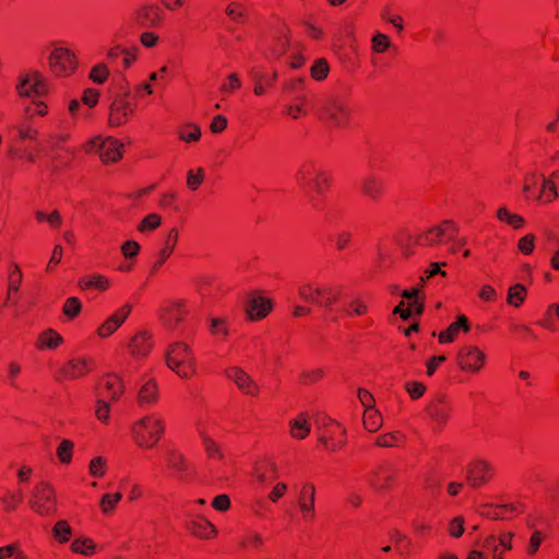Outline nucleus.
I'll return each instance as SVG.
<instances>
[{
	"mask_svg": "<svg viewBox=\"0 0 559 559\" xmlns=\"http://www.w3.org/2000/svg\"><path fill=\"white\" fill-rule=\"evenodd\" d=\"M310 432V425L304 414L296 417L290 424V433L293 438L305 439Z\"/></svg>",
	"mask_w": 559,
	"mask_h": 559,
	"instance_id": "obj_43",
	"label": "nucleus"
},
{
	"mask_svg": "<svg viewBox=\"0 0 559 559\" xmlns=\"http://www.w3.org/2000/svg\"><path fill=\"white\" fill-rule=\"evenodd\" d=\"M81 289L96 288L104 292L108 288L109 282L104 275H93L81 277L78 282Z\"/></svg>",
	"mask_w": 559,
	"mask_h": 559,
	"instance_id": "obj_39",
	"label": "nucleus"
},
{
	"mask_svg": "<svg viewBox=\"0 0 559 559\" xmlns=\"http://www.w3.org/2000/svg\"><path fill=\"white\" fill-rule=\"evenodd\" d=\"M296 182L314 209L321 207V198L331 187V175L313 160L304 162L297 173Z\"/></svg>",
	"mask_w": 559,
	"mask_h": 559,
	"instance_id": "obj_1",
	"label": "nucleus"
},
{
	"mask_svg": "<svg viewBox=\"0 0 559 559\" xmlns=\"http://www.w3.org/2000/svg\"><path fill=\"white\" fill-rule=\"evenodd\" d=\"M94 366V361L87 358H74L67 361L56 373L57 381L73 380L87 374Z\"/></svg>",
	"mask_w": 559,
	"mask_h": 559,
	"instance_id": "obj_18",
	"label": "nucleus"
},
{
	"mask_svg": "<svg viewBox=\"0 0 559 559\" xmlns=\"http://www.w3.org/2000/svg\"><path fill=\"white\" fill-rule=\"evenodd\" d=\"M405 390L413 400H418L425 394L426 385L423 382L408 381L405 383Z\"/></svg>",
	"mask_w": 559,
	"mask_h": 559,
	"instance_id": "obj_64",
	"label": "nucleus"
},
{
	"mask_svg": "<svg viewBox=\"0 0 559 559\" xmlns=\"http://www.w3.org/2000/svg\"><path fill=\"white\" fill-rule=\"evenodd\" d=\"M524 506L521 502L510 503V504H498V513H501V516H498V520H508L512 516L523 513Z\"/></svg>",
	"mask_w": 559,
	"mask_h": 559,
	"instance_id": "obj_50",
	"label": "nucleus"
},
{
	"mask_svg": "<svg viewBox=\"0 0 559 559\" xmlns=\"http://www.w3.org/2000/svg\"><path fill=\"white\" fill-rule=\"evenodd\" d=\"M49 68L56 76H70L78 68L76 56L67 47H56L49 56Z\"/></svg>",
	"mask_w": 559,
	"mask_h": 559,
	"instance_id": "obj_12",
	"label": "nucleus"
},
{
	"mask_svg": "<svg viewBox=\"0 0 559 559\" xmlns=\"http://www.w3.org/2000/svg\"><path fill=\"white\" fill-rule=\"evenodd\" d=\"M254 475L260 483L271 481L277 478V467L273 462L262 461L257 463Z\"/></svg>",
	"mask_w": 559,
	"mask_h": 559,
	"instance_id": "obj_34",
	"label": "nucleus"
},
{
	"mask_svg": "<svg viewBox=\"0 0 559 559\" xmlns=\"http://www.w3.org/2000/svg\"><path fill=\"white\" fill-rule=\"evenodd\" d=\"M162 217L156 214L152 213L146 215L141 223L138 226V230L141 233H146L156 229L160 226Z\"/></svg>",
	"mask_w": 559,
	"mask_h": 559,
	"instance_id": "obj_56",
	"label": "nucleus"
},
{
	"mask_svg": "<svg viewBox=\"0 0 559 559\" xmlns=\"http://www.w3.org/2000/svg\"><path fill=\"white\" fill-rule=\"evenodd\" d=\"M225 376L233 381L243 394L250 396H258L260 394L258 383L240 367L234 366L227 368Z\"/></svg>",
	"mask_w": 559,
	"mask_h": 559,
	"instance_id": "obj_19",
	"label": "nucleus"
},
{
	"mask_svg": "<svg viewBox=\"0 0 559 559\" xmlns=\"http://www.w3.org/2000/svg\"><path fill=\"white\" fill-rule=\"evenodd\" d=\"M226 15L236 23H242L246 17V8L239 2H231L227 5Z\"/></svg>",
	"mask_w": 559,
	"mask_h": 559,
	"instance_id": "obj_53",
	"label": "nucleus"
},
{
	"mask_svg": "<svg viewBox=\"0 0 559 559\" xmlns=\"http://www.w3.org/2000/svg\"><path fill=\"white\" fill-rule=\"evenodd\" d=\"M122 499L120 492L105 493L100 499V509L104 514H109L115 510L119 501Z\"/></svg>",
	"mask_w": 559,
	"mask_h": 559,
	"instance_id": "obj_52",
	"label": "nucleus"
},
{
	"mask_svg": "<svg viewBox=\"0 0 559 559\" xmlns=\"http://www.w3.org/2000/svg\"><path fill=\"white\" fill-rule=\"evenodd\" d=\"M495 475V466L484 459L473 460L466 466V483L474 489H478L489 484L493 479Z\"/></svg>",
	"mask_w": 559,
	"mask_h": 559,
	"instance_id": "obj_13",
	"label": "nucleus"
},
{
	"mask_svg": "<svg viewBox=\"0 0 559 559\" xmlns=\"http://www.w3.org/2000/svg\"><path fill=\"white\" fill-rule=\"evenodd\" d=\"M82 309V304L79 298L70 297L66 300L62 311L69 319L76 318Z\"/></svg>",
	"mask_w": 559,
	"mask_h": 559,
	"instance_id": "obj_59",
	"label": "nucleus"
},
{
	"mask_svg": "<svg viewBox=\"0 0 559 559\" xmlns=\"http://www.w3.org/2000/svg\"><path fill=\"white\" fill-rule=\"evenodd\" d=\"M74 443L71 440L63 439L57 448V456L63 464H69L72 460Z\"/></svg>",
	"mask_w": 559,
	"mask_h": 559,
	"instance_id": "obj_51",
	"label": "nucleus"
},
{
	"mask_svg": "<svg viewBox=\"0 0 559 559\" xmlns=\"http://www.w3.org/2000/svg\"><path fill=\"white\" fill-rule=\"evenodd\" d=\"M486 355L475 345L463 346L456 356V361L462 371L477 373L484 367Z\"/></svg>",
	"mask_w": 559,
	"mask_h": 559,
	"instance_id": "obj_14",
	"label": "nucleus"
},
{
	"mask_svg": "<svg viewBox=\"0 0 559 559\" xmlns=\"http://www.w3.org/2000/svg\"><path fill=\"white\" fill-rule=\"evenodd\" d=\"M165 430L164 421L155 415H148L133 425L132 432L140 447L153 448L162 438Z\"/></svg>",
	"mask_w": 559,
	"mask_h": 559,
	"instance_id": "obj_5",
	"label": "nucleus"
},
{
	"mask_svg": "<svg viewBox=\"0 0 559 559\" xmlns=\"http://www.w3.org/2000/svg\"><path fill=\"white\" fill-rule=\"evenodd\" d=\"M109 76V70L106 64L98 63L91 69L88 78L96 84H104Z\"/></svg>",
	"mask_w": 559,
	"mask_h": 559,
	"instance_id": "obj_58",
	"label": "nucleus"
},
{
	"mask_svg": "<svg viewBox=\"0 0 559 559\" xmlns=\"http://www.w3.org/2000/svg\"><path fill=\"white\" fill-rule=\"evenodd\" d=\"M459 228L451 219H444L415 237V243L421 247H432L454 240Z\"/></svg>",
	"mask_w": 559,
	"mask_h": 559,
	"instance_id": "obj_8",
	"label": "nucleus"
},
{
	"mask_svg": "<svg viewBox=\"0 0 559 559\" xmlns=\"http://www.w3.org/2000/svg\"><path fill=\"white\" fill-rule=\"evenodd\" d=\"M166 364L181 379H190L197 372L195 356L185 342L170 343L166 352Z\"/></svg>",
	"mask_w": 559,
	"mask_h": 559,
	"instance_id": "obj_4",
	"label": "nucleus"
},
{
	"mask_svg": "<svg viewBox=\"0 0 559 559\" xmlns=\"http://www.w3.org/2000/svg\"><path fill=\"white\" fill-rule=\"evenodd\" d=\"M96 545L93 539L84 537L76 538L71 544V550L75 554L92 556L95 552Z\"/></svg>",
	"mask_w": 559,
	"mask_h": 559,
	"instance_id": "obj_44",
	"label": "nucleus"
},
{
	"mask_svg": "<svg viewBox=\"0 0 559 559\" xmlns=\"http://www.w3.org/2000/svg\"><path fill=\"white\" fill-rule=\"evenodd\" d=\"M330 71V67L325 59H318L310 69L311 78L316 81L324 80Z\"/></svg>",
	"mask_w": 559,
	"mask_h": 559,
	"instance_id": "obj_54",
	"label": "nucleus"
},
{
	"mask_svg": "<svg viewBox=\"0 0 559 559\" xmlns=\"http://www.w3.org/2000/svg\"><path fill=\"white\" fill-rule=\"evenodd\" d=\"M316 501V487L311 483H307L301 487L298 504L299 509L308 508V506H314Z\"/></svg>",
	"mask_w": 559,
	"mask_h": 559,
	"instance_id": "obj_49",
	"label": "nucleus"
},
{
	"mask_svg": "<svg viewBox=\"0 0 559 559\" xmlns=\"http://www.w3.org/2000/svg\"><path fill=\"white\" fill-rule=\"evenodd\" d=\"M165 460L168 468L176 472L179 477H182V475L189 469L187 460L180 452L176 450L168 451L166 453Z\"/></svg>",
	"mask_w": 559,
	"mask_h": 559,
	"instance_id": "obj_32",
	"label": "nucleus"
},
{
	"mask_svg": "<svg viewBox=\"0 0 559 559\" xmlns=\"http://www.w3.org/2000/svg\"><path fill=\"white\" fill-rule=\"evenodd\" d=\"M210 333L222 341H225L229 334L228 323L223 318H213L209 326Z\"/></svg>",
	"mask_w": 559,
	"mask_h": 559,
	"instance_id": "obj_48",
	"label": "nucleus"
},
{
	"mask_svg": "<svg viewBox=\"0 0 559 559\" xmlns=\"http://www.w3.org/2000/svg\"><path fill=\"white\" fill-rule=\"evenodd\" d=\"M123 392L122 380L117 374H106L99 384L98 396L117 401Z\"/></svg>",
	"mask_w": 559,
	"mask_h": 559,
	"instance_id": "obj_22",
	"label": "nucleus"
},
{
	"mask_svg": "<svg viewBox=\"0 0 559 559\" xmlns=\"http://www.w3.org/2000/svg\"><path fill=\"white\" fill-rule=\"evenodd\" d=\"M165 20V11L157 3H143L130 15L132 25L142 29H159L164 26Z\"/></svg>",
	"mask_w": 559,
	"mask_h": 559,
	"instance_id": "obj_6",
	"label": "nucleus"
},
{
	"mask_svg": "<svg viewBox=\"0 0 559 559\" xmlns=\"http://www.w3.org/2000/svg\"><path fill=\"white\" fill-rule=\"evenodd\" d=\"M316 293V305L328 308L338 300L342 294V287L330 285L317 286Z\"/></svg>",
	"mask_w": 559,
	"mask_h": 559,
	"instance_id": "obj_30",
	"label": "nucleus"
},
{
	"mask_svg": "<svg viewBox=\"0 0 559 559\" xmlns=\"http://www.w3.org/2000/svg\"><path fill=\"white\" fill-rule=\"evenodd\" d=\"M195 290L202 299L214 298L219 293L216 280L210 275H201L193 281Z\"/></svg>",
	"mask_w": 559,
	"mask_h": 559,
	"instance_id": "obj_29",
	"label": "nucleus"
},
{
	"mask_svg": "<svg viewBox=\"0 0 559 559\" xmlns=\"http://www.w3.org/2000/svg\"><path fill=\"white\" fill-rule=\"evenodd\" d=\"M22 280H23V274H22L20 267L16 264H13L10 267L8 294H7V299L4 301V306H8L9 302H11V301H13V304H15V300L13 299V295L15 293H17V290L20 289Z\"/></svg>",
	"mask_w": 559,
	"mask_h": 559,
	"instance_id": "obj_33",
	"label": "nucleus"
},
{
	"mask_svg": "<svg viewBox=\"0 0 559 559\" xmlns=\"http://www.w3.org/2000/svg\"><path fill=\"white\" fill-rule=\"evenodd\" d=\"M179 233L177 228H171L166 237L164 247L158 252V259L153 263L150 275L158 272L160 266L173 254L176 243L178 241Z\"/></svg>",
	"mask_w": 559,
	"mask_h": 559,
	"instance_id": "obj_26",
	"label": "nucleus"
},
{
	"mask_svg": "<svg viewBox=\"0 0 559 559\" xmlns=\"http://www.w3.org/2000/svg\"><path fill=\"white\" fill-rule=\"evenodd\" d=\"M22 501L23 493L20 490L16 492H8L5 496L1 498V502L7 512L14 511Z\"/></svg>",
	"mask_w": 559,
	"mask_h": 559,
	"instance_id": "obj_57",
	"label": "nucleus"
},
{
	"mask_svg": "<svg viewBox=\"0 0 559 559\" xmlns=\"http://www.w3.org/2000/svg\"><path fill=\"white\" fill-rule=\"evenodd\" d=\"M523 193L526 199L538 200L542 203L551 202L559 197L556 182L539 175H527L524 179Z\"/></svg>",
	"mask_w": 559,
	"mask_h": 559,
	"instance_id": "obj_7",
	"label": "nucleus"
},
{
	"mask_svg": "<svg viewBox=\"0 0 559 559\" xmlns=\"http://www.w3.org/2000/svg\"><path fill=\"white\" fill-rule=\"evenodd\" d=\"M201 136V130L195 124H188L180 130V140L185 142H197Z\"/></svg>",
	"mask_w": 559,
	"mask_h": 559,
	"instance_id": "obj_61",
	"label": "nucleus"
},
{
	"mask_svg": "<svg viewBox=\"0 0 559 559\" xmlns=\"http://www.w3.org/2000/svg\"><path fill=\"white\" fill-rule=\"evenodd\" d=\"M289 45V29L286 26H282L276 31L272 39L269 48L270 56L274 59H280L288 51Z\"/></svg>",
	"mask_w": 559,
	"mask_h": 559,
	"instance_id": "obj_27",
	"label": "nucleus"
},
{
	"mask_svg": "<svg viewBox=\"0 0 559 559\" xmlns=\"http://www.w3.org/2000/svg\"><path fill=\"white\" fill-rule=\"evenodd\" d=\"M271 309V300L259 295H252L246 306V311L250 320H261L265 318Z\"/></svg>",
	"mask_w": 559,
	"mask_h": 559,
	"instance_id": "obj_25",
	"label": "nucleus"
},
{
	"mask_svg": "<svg viewBox=\"0 0 559 559\" xmlns=\"http://www.w3.org/2000/svg\"><path fill=\"white\" fill-rule=\"evenodd\" d=\"M397 478V468L390 461L378 464L368 476V485L377 492H385L393 488Z\"/></svg>",
	"mask_w": 559,
	"mask_h": 559,
	"instance_id": "obj_11",
	"label": "nucleus"
},
{
	"mask_svg": "<svg viewBox=\"0 0 559 559\" xmlns=\"http://www.w3.org/2000/svg\"><path fill=\"white\" fill-rule=\"evenodd\" d=\"M20 96H41L48 92V83L39 72H32L21 78L16 85Z\"/></svg>",
	"mask_w": 559,
	"mask_h": 559,
	"instance_id": "obj_16",
	"label": "nucleus"
},
{
	"mask_svg": "<svg viewBox=\"0 0 559 559\" xmlns=\"http://www.w3.org/2000/svg\"><path fill=\"white\" fill-rule=\"evenodd\" d=\"M278 78L277 71H273L272 74L266 73H254V88L253 93L257 96H261L265 93V87H271L274 85Z\"/></svg>",
	"mask_w": 559,
	"mask_h": 559,
	"instance_id": "obj_36",
	"label": "nucleus"
},
{
	"mask_svg": "<svg viewBox=\"0 0 559 559\" xmlns=\"http://www.w3.org/2000/svg\"><path fill=\"white\" fill-rule=\"evenodd\" d=\"M141 250V246L135 240H127L121 246V252L126 259H135Z\"/></svg>",
	"mask_w": 559,
	"mask_h": 559,
	"instance_id": "obj_62",
	"label": "nucleus"
},
{
	"mask_svg": "<svg viewBox=\"0 0 559 559\" xmlns=\"http://www.w3.org/2000/svg\"><path fill=\"white\" fill-rule=\"evenodd\" d=\"M189 312L188 301L178 299L164 306L160 309L159 318L166 330L182 333Z\"/></svg>",
	"mask_w": 559,
	"mask_h": 559,
	"instance_id": "obj_10",
	"label": "nucleus"
},
{
	"mask_svg": "<svg viewBox=\"0 0 559 559\" xmlns=\"http://www.w3.org/2000/svg\"><path fill=\"white\" fill-rule=\"evenodd\" d=\"M405 441V436L401 431H392L377 437L374 444L381 448L397 447Z\"/></svg>",
	"mask_w": 559,
	"mask_h": 559,
	"instance_id": "obj_42",
	"label": "nucleus"
},
{
	"mask_svg": "<svg viewBox=\"0 0 559 559\" xmlns=\"http://www.w3.org/2000/svg\"><path fill=\"white\" fill-rule=\"evenodd\" d=\"M131 312V306L124 305L110 316L97 330L100 337H108L118 330Z\"/></svg>",
	"mask_w": 559,
	"mask_h": 559,
	"instance_id": "obj_23",
	"label": "nucleus"
},
{
	"mask_svg": "<svg viewBox=\"0 0 559 559\" xmlns=\"http://www.w3.org/2000/svg\"><path fill=\"white\" fill-rule=\"evenodd\" d=\"M29 507L41 516H49L57 512L56 493L49 483L40 481L34 487Z\"/></svg>",
	"mask_w": 559,
	"mask_h": 559,
	"instance_id": "obj_9",
	"label": "nucleus"
},
{
	"mask_svg": "<svg viewBox=\"0 0 559 559\" xmlns=\"http://www.w3.org/2000/svg\"><path fill=\"white\" fill-rule=\"evenodd\" d=\"M133 98L127 79L120 75L118 90L112 92L109 105L108 124L110 127L124 126L131 120L138 107Z\"/></svg>",
	"mask_w": 559,
	"mask_h": 559,
	"instance_id": "obj_2",
	"label": "nucleus"
},
{
	"mask_svg": "<svg viewBox=\"0 0 559 559\" xmlns=\"http://www.w3.org/2000/svg\"><path fill=\"white\" fill-rule=\"evenodd\" d=\"M368 311V304L359 296L353 298L344 309L345 314L349 318L366 316Z\"/></svg>",
	"mask_w": 559,
	"mask_h": 559,
	"instance_id": "obj_40",
	"label": "nucleus"
},
{
	"mask_svg": "<svg viewBox=\"0 0 559 559\" xmlns=\"http://www.w3.org/2000/svg\"><path fill=\"white\" fill-rule=\"evenodd\" d=\"M88 471L92 476L102 478L106 473V460L103 456L92 459Z\"/></svg>",
	"mask_w": 559,
	"mask_h": 559,
	"instance_id": "obj_60",
	"label": "nucleus"
},
{
	"mask_svg": "<svg viewBox=\"0 0 559 559\" xmlns=\"http://www.w3.org/2000/svg\"><path fill=\"white\" fill-rule=\"evenodd\" d=\"M317 107L319 119L329 127L343 129L348 126L352 108L343 97L336 95L325 96L318 103Z\"/></svg>",
	"mask_w": 559,
	"mask_h": 559,
	"instance_id": "obj_3",
	"label": "nucleus"
},
{
	"mask_svg": "<svg viewBox=\"0 0 559 559\" xmlns=\"http://www.w3.org/2000/svg\"><path fill=\"white\" fill-rule=\"evenodd\" d=\"M122 148L119 140L107 138L98 144L99 157L104 163H116L122 158Z\"/></svg>",
	"mask_w": 559,
	"mask_h": 559,
	"instance_id": "obj_24",
	"label": "nucleus"
},
{
	"mask_svg": "<svg viewBox=\"0 0 559 559\" xmlns=\"http://www.w3.org/2000/svg\"><path fill=\"white\" fill-rule=\"evenodd\" d=\"M359 191L368 201L378 203L386 194L385 180L379 175L370 173L361 178Z\"/></svg>",
	"mask_w": 559,
	"mask_h": 559,
	"instance_id": "obj_15",
	"label": "nucleus"
},
{
	"mask_svg": "<svg viewBox=\"0 0 559 559\" xmlns=\"http://www.w3.org/2000/svg\"><path fill=\"white\" fill-rule=\"evenodd\" d=\"M556 320L559 321V302L549 305L537 324L550 332H556L559 330Z\"/></svg>",
	"mask_w": 559,
	"mask_h": 559,
	"instance_id": "obj_35",
	"label": "nucleus"
},
{
	"mask_svg": "<svg viewBox=\"0 0 559 559\" xmlns=\"http://www.w3.org/2000/svg\"><path fill=\"white\" fill-rule=\"evenodd\" d=\"M324 376V371L321 368L306 370L299 374L298 381L302 385H310L320 381Z\"/></svg>",
	"mask_w": 559,
	"mask_h": 559,
	"instance_id": "obj_55",
	"label": "nucleus"
},
{
	"mask_svg": "<svg viewBox=\"0 0 559 559\" xmlns=\"http://www.w3.org/2000/svg\"><path fill=\"white\" fill-rule=\"evenodd\" d=\"M326 420H328V423L324 424L326 426V428L319 437V441L326 449L335 452V451L340 450L343 447V444L345 443V439H344L345 430L342 428V426L337 421H335L331 418H328Z\"/></svg>",
	"mask_w": 559,
	"mask_h": 559,
	"instance_id": "obj_20",
	"label": "nucleus"
},
{
	"mask_svg": "<svg viewBox=\"0 0 559 559\" xmlns=\"http://www.w3.org/2000/svg\"><path fill=\"white\" fill-rule=\"evenodd\" d=\"M497 218L507 223L514 229H519L524 225V218L519 214H512L507 207H500L497 211Z\"/></svg>",
	"mask_w": 559,
	"mask_h": 559,
	"instance_id": "obj_46",
	"label": "nucleus"
},
{
	"mask_svg": "<svg viewBox=\"0 0 559 559\" xmlns=\"http://www.w3.org/2000/svg\"><path fill=\"white\" fill-rule=\"evenodd\" d=\"M61 343L62 337L55 330L49 329L38 336L37 347L55 349Z\"/></svg>",
	"mask_w": 559,
	"mask_h": 559,
	"instance_id": "obj_41",
	"label": "nucleus"
},
{
	"mask_svg": "<svg viewBox=\"0 0 559 559\" xmlns=\"http://www.w3.org/2000/svg\"><path fill=\"white\" fill-rule=\"evenodd\" d=\"M186 528L200 539H213L217 536L215 525L203 516H194L188 520Z\"/></svg>",
	"mask_w": 559,
	"mask_h": 559,
	"instance_id": "obj_21",
	"label": "nucleus"
},
{
	"mask_svg": "<svg viewBox=\"0 0 559 559\" xmlns=\"http://www.w3.org/2000/svg\"><path fill=\"white\" fill-rule=\"evenodd\" d=\"M52 535L60 544L67 543L72 536V527L66 520H59L52 527Z\"/></svg>",
	"mask_w": 559,
	"mask_h": 559,
	"instance_id": "obj_47",
	"label": "nucleus"
},
{
	"mask_svg": "<svg viewBox=\"0 0 559 559\" xmlns=\"http://www.w3.org/2000/svg\"><path fill=\"white\" fill-rule=\"evenodd\" d=\"M158 400V386L155 380L148 379L139 390L138 403L140 406H151Z\"/></svg>",
	"mask_w": 559,
	"mask_h": 559,
	"instance_id": "obj_31",
	"label": "nucleus"
},
{
	"mask_svg": "<svg viewBox=\"0 0 559 559\" xmlns=\"http://www.w3.org/2000/svg\"><path fill=\"white\" fill-rule=\"evenodd\" d=\"M362 420L365 428L371 432L377 431L382 425V416L373 407L365 411Z\"/></svg>",
	"mask_w": 559,
	"mask_h": 559,
	"instance_id": "obj_45",
	"label": "nucleus"
},
{
	"mask_svg": "<svg viewBox=\"0 0 559 559\" xmlns=\"http://www.w3.org/2000/svg\"><path fill=\"white\" fill-rule=\"evenodd\" d=\"M526 296H527L526 287L523 284L518 283V284H514L509 287L508 294H507V302L510 306L519 308L525 301Z\"/></svg>",
	"mask_w": 559,
	"mask_h": 559,
	"instance_id": "obj_38",
	"label": "nucleus"
},
{
	"mask_svg": "<svg viewBox=\"0 0 559 559\" xmlns=\"http://www.w3.org/2000/svg\"><path fill=\"white\" fill-rule=\"evenodd\" d=\"M204 180V170L199 168L195 173L193 170L188 171L187 186L190 190L195 191L202 185Z\"/></svg>",
	"mask_w": 559,
	"mask_h": 559,
	"instance_id": "obj_63",
	"label": "nucleus"
},
{
	"mask_svg": "<svg viewBox=\"0 0 559 559\" xmlns=\"http://www.w3.org/2000/svg\"><path fill=\"white\" fill-rule=\"evenodd\" d=\"M264 544L263 537L260 533L248 531L239 540V548L241 550L254 549L259 550Z\"/></svg>",
	"mask_w": 559,
	"mask_h": 559,
	"instance_id": "obj_37",
	"label": "nucleus"
},
{
	"mask_svg": "<svg viewBox=\"0 0 559 559\" xmlns=\"http://www.w3.org/2000/svg\"><path fill=\"white\" fill-rule=\"evenodd\" d=\"M452 411V403L445 394H438L426 407L428 416L439 428H443L448 424Z\"/></svg>",
	"mask_w": 559,
	"mask_h": 559,
	"instance_id": "obj_17",
	"label": "nucleus"
},
{
	"mask_svg": "<svg viewBox=\"0 0 559 559\" xmlns=\"http://www.w3.org/2000/svg\"><path fill=\"white\" fill-rule=\"evenodd\" d=\"M152 335L142 331L136 333L129 343V350L132 356H146L152 349Z\"/></svg>",
	"mask_w": 559,
	"mask_h": 559,
	"instance_id": "obj_28",
	"label": "nucleus"
}]
</instances>
